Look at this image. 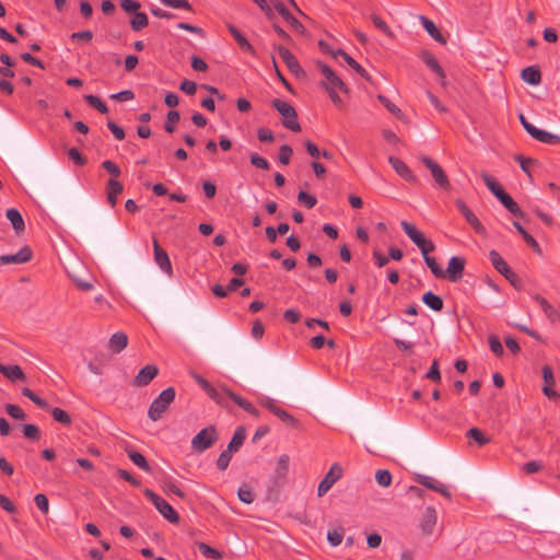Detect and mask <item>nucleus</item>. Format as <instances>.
Returning <instances> with one entry per match:
<instances>
[{"instance_id":"nucleus-1","label":"nucleus","mask_w":560,"mask_h":560,"mask_svg":"<svg viewBox=\"0 0 560 560\" xmlns=\"http://www.w3.org/2000/svg\"><path fill=\"white\" fill-rule=\"evenodd\" d=\"M314 65L323 75V80L320 83L322 86L327 91L331 102L334 104L341 103V100L338 95V91L345 93L348 92V89L343 81L334 72V70L329 66H327L323 61L316 60Z\"/></svg>"},{"instance_id":"nucleus-2","label":"nucleus","mask_w":560,"mask_h":560,"mask_svg":"<svg viewBox=\"0 0 560 560\" xmlns=\"http://www.w3.org/2000/svg\"><path fill=\"white\" fill-rule=\"evenodd\" d=\"M176 392L174 387H167L164 389L150 405L148 410V417L152 421H158L162 418V415L168 409L171 404L174 401Z\"/></svg>"},{"instance_id":"nucleus-3","label":"nucleus","mask_w":560,"mask_h":560,"mask_svg":"<svg viewBox=\"0 0 560 560\" xmlns=\"http://www.w3.org/2000/svg\"><path fill=\"white\" fill-rule=\"evenodd\" d=\"M400 226L407 236L415 243L421 250L423 259L429 256L430 253L434 252L435 245L432 241L427 240L424 235L412 224L407 221H401Z\"/></svg>"},{"instance_id":"nucleus-4","label":"nucleus","mask_w":560,"mask_h":560,"mask_svg":"<svg viewBox=\"0 0 560 560\" xmlns=\"http://www.w3.org/2000/svg\"><path fill=\"white\" fill-rule=\"evenodd\" d=\"M272 106L279 112L282 116V125L294 132L301 130V126L298 120V114L295 108L285 101L275 98L272 101Z\"/></svg>"},{"instance_id":"nucleus-5","label":"nucleus","mask_w":560,"mask_h":560,"mask_svg":"<svg viewBox=\"0 0 560 560\" xmlns=\"http://www.w3.org/2000/svg\"><path fill=\"white\" fill-rule=\"evenodd\" d=\"M219 440V434L214 425H209L199 431L191 440V448L197 453H202L210 448Z\"/></svg>"},{"instance_id":"nucleus-6","label":"nucleus","mask_w":560,"mask_h":560,"mask_svg":"<svg viewBox=\"0 0 560 560\" xmlns=\"http://www.w3.org/2000/svg\"><path fill=\"white\" fill-rule=\"evenodd\" d=\"M144 495L153 503L155 509L172 524L179 522L178 513L164 499L150 489L144 490Z\"/></svg>"},{"instance_id":"nucleus-7","label":"nucleus","mask_w":560,"mask_h":560,"mask_svg":"<svg viewBox=\"0 0 560 560\" xmlns=\"http://www.w3.org/2000/svg\"><path fill=\"white\" fill-rule=\"evenodd\" d=\"M419 160L424 164V166L431 172V175L436 183V185L445 190L451 188V184L447 175L444 170L431 158L421 155Z\"/></svg>"},{"instance_id":"nucleus-8","label":"nucleus","mask_w":560,"mask_h":560,"mask_svg":"<svg viewBox=\"0 0 560 560\" xmlns=\"http://www.w3.org/2000/svg\"><path fill=\"white\" fill-rule=\"evenodd\" d=\"M490 261L494 269L500 272L504 278L514 287L517 288L518 277L517 275L509 267L506 261L500 256L497 250H491L489 253Z\"/></svg>"},{"instance_id":"nucleus-9","label":"nucleus","mask_w":560,"mask_h":560,"mask_svg":"<svg viewBox=\"0 0 560 560\" xmlns=\"http://www.w3.org/2000/svg\"><path fill=\"white\" fill-rule=\"evenodd\" d=\"M270 3L271 11L275 10L283 19V21L290 26L291 32H304L303 25L293 16L289 8L283 2L279 0H270Z\"/></svg>"},{"instance_id":"nucleus-10","label":"nucleus","mask_w":560,"mask_h":560,"mask_svg":"<svg viewBox=\"0 0 560 560\" xmlns=\"http://www.w3.org/2000/svg\"><path fill=\"white\" fill-rule=\"evenodd\" d=\"M342 477V468L339 464L335 463L324 479L319 482L317 488V495L323 497L326 494L331 487Z\"/></svg>"},{"instance_id":"nucleus-11","label":"nucleus","mask_w":560,"mask_h":560,"mask_svg":"<svg viewBox=\"0 0 560 560\" xmlns=\"http://www.w3.org/2000/svg\"><path fill=\"white\" fill-rule=\"evenodd\" d=\"M277 51L279 57L282 59V61L285 63V66L292 73H294L296 77L305 74L298 59L288 48L279 46L277 48Z\"/></svg>"},{"instance_id":"nucleus-12","label":"nucleus","mask_w":560,"mask_h":560,"mask_svg":"<svg viewBox=\"0 0 560 560\" xmlns=\"http://www.w3.org/2000/svg\"><path fill=\"white\" fill-rule=\"evenodd\" d=\"M455 205L463 217L466 219L467 223L477 232L485 233V228L476 217V214L466 206V203L462 199H457Z\"/></svg>"},{"instance_id":"nucleus-13","label":"nucleus","mask_w":560,"mask_h":560,"mask_svg":"<svg viewBox=\"0 0 560 560\" xmlns=\"http://www.w3.org/2000/svg\"><path fill=\"white\" fill-rule=\"evenodd\" d=\"M416 480L419 485H421L430 490H433L435 492H439L447 499H451V497H452L450 490L443 483H441L433 477L425 476V475H417Z\"/></svg>"},{"instance_id":"nucleus-14","label":"nucleus","mask_w":560,"mask_h":560,"mask_svg":"<svg viewBox=\"0 0 560 560\" xmlns=\"http://www.w3.org/2000/svg\"><path fill=\"white\" fill-rule=\"evenodd\" d=\"M33 252L28 246L22 247L16 254L0 256V265H20L32 259Z\"/></svg>"},{"instance_id":"nucleus-15","label":"nucleus","mask_w":560,"mask_h":560,"mask_svg":"<svg viewBox=\"0 0 560 560\" xmlns=\"http://www.w3.org/2000/svg\"><path fill=\"white\" fill-rule=\"evenodd\" d=\"M154 260L156 265L168 276H172L173 269L167 253L160 246L156 238L153 240Z\"/></svg>"},{"instance_id":"nucleus-16","label":"nucleus","mask_w":560,"mask_h":560,"mask_svg":"<svg viewBox=\"0 0 560 560\" xmlns=\"http://www.w3.org/2000/svg\"><path fill=\"white\" fill-rule=\"evenodd\" d=\"M465 268V259L463 257L454 256L448 260L447 269L445 271L448 280L456 282L463 278Z\"/></svg>"},{"instance_id":"nucleus-17","label":"nucleus","mask_w":560,"mask_h":560,"mask_svg":"<svg viewBox=\"0 0 560 560\" xmlns=\"http://www.w3.org/2000/svg\"><path fill=\"white\" fill-rule=\"evenodd\" d=\"M388 162L392 164L393 168L396 171V173L402 177L406 182L416 184L418 183L417 176L412 173V171L409 168V166L398 158L389 156Z\"/></svg>"},{"instance_id":"nucleus-18","label":"nucleus","mask_w":560,"mask_h":560,"mask_svg":"<svg viewBox=\"0 0 560 560\" xmlns=\"http://www.w3.org/2000/svg\"><path fill=\"white\" fill-rule=\"evenodd\" d=\"M159 374V369L155 364H148L142 368L133 378V385L143 387L150 384V382Z\"/></svg>"},{"instance_id":"nucleus-19","label":"nucleus","mask_w":560,"mask_h":560,"mask_svg":"<svg viewBox=\"0 0 560 560\" xmlns=\"http://www.w3.org/2000/svg\"><path fill=\"white\" fill-rule=\"evenodd\" d=\"M438 514L434 508L428 506L421 517L420 528L423 535H431L436 525Z\"/></svg>"},{"instance_id":"nucleus-20","label":"nucleus","mask_w":560,"mask_h":560,"mask_svg":"<svg viewBox=\"0 0 560 560\" xmlns=\"http://www.w3.org/2000/svg\"><path fill=\"white\" fill-rule=\"evenodd\" d=\"M289 465H290V457L287 454H282L279 456L277 460V466L275 469V483L279 485L282 483L288 475L289 471Z\"/></svg>"},{"instance_id":"nucleus-21","label":"nucleus","mask_w":560,"mask_h":560,"mask_svg":"<svg viewBox=\"0 0 560 560\" xmlns=\"http://www.w3.org/2000/svg\"><path fill=\"white\" fill-rule=\"evenodd\" d=\"M128 345V336L122 332L118 331L112 335L108 341V348L113 353H119L121 352Z\"/></svg>"},{"instance_id":"nucleus-22","label":"nucleus","mask_w":560,"mask_h":560,"mask_svg":"<svg viewBox=\"0 0 560 560\" xmlns=\"http://www.w3.org/2000/svg\"><path fill=\"white\" fill-rule=\"evenodd\" d=\"M124 187L121 183H119L115 178H110L106 184V194H107V201L110 205V207H115L117 203L118 195L121 194Z\"/></svg>"},{"instance_id":"nucleus-23","label":"nucleus","mask_w":560,"mask_h":560,"mask_svg":"<svg viewBox=\"0 0 560 560\" xmlns=\"http://www.w3.org/2000/svg\"><path fill=\"white\" fill-rule=\"evenodd\" d=\"M422 61L441 79H445V72L436 58L428 50H422L420 54Z\"/></svg>"},{"instance_id":"nucleus-24","label":"nucleus","mask_w":560,"mask_h":560,"mask_svg":"<svg viewBox=\"0 0 560 560\" xmlns=\"http://www.w3.org/2000/svg\"><path fill=\"white\" fill-rule=\"evenodd\" d=\"M16 234H21L25 230L24 220L18 209L11 208L5 213Z\"/></svg>"},{"instance_id":"nucleus-25","label":"nucleus","mask_w":560,"mask_h":560,"mask_svg":"<svg viewBox=\"0 0 560 560\" xmlns=\"http://www.w3.org/2000/svg\"><path fill=\"white\" fill-rule=\"evenodd\" d=\"M0 373L11 381L25 380V374L19 365H3L0 363Z\"/></svg>"},{"instance_id":"nucleus-26","label":"nucleus","mask_w":560,"mask_h":560,"mask_svg":"<svg viewBox=\"0 0 560 560\" xmlns=\"http://www.w3.org/2000/svg\"><path fill=\"white\" fill-rule=\"evenodd\" d=\"M522 79L530 85H538L541 82V73L536 67H527L522 70Z\"/></svg>"},{"instance_id":"nucleus-27","label":"nucleus","mask_w":560,"mask_h":560,"mask_svg":"<svg viewBox=\"0 0 560 560\" xmlns=\"http://www.w3.org/2000/svg\"><path fill=\"white\" fill-rule=\"evenodd\" d=\"M534 132L535 133H534L533 138L541 143L560 144V136L559 135H555V133H551L549 131L538 129V128Z\"/></svg>"},{"instance_id":"nucleus-28","label":"nucleus","mask_w":560,"mask_h":560,"mask_svg":"<svg viewBox=\"0 0 560 560\" xmlns=\"http://www.w3.org/2000/svg\"><path fill=\"white\" fill-rule=\"evenodd\" d=\"M422 302L434 312H440L443 308V300L431 291L422 295Z\"/></svg>"},{"instance_id":"nucleus-29","label":"nucleus","mask_w":560,"mask_h":560,"mask_svg":"<svg viewBox=\"0 0 560 560\" xmlns=\"http://www.w3.org/2000/svg\"><path fill=\"white\" fill-rule=\"evenodd\" d=\"M498 199L512 214L521 218L523 217V212L518 207L517 202L506 191L501 194V196Z\"/></svg>"},{"instance_id":"nucleus-30","label":"nucleus","mask_w":560,"mask_h":560,"mask_svg":"<svg viewBox=\"0 0 560 560\" xmlns=\"http://www.w3.org/2000/svg\"><path fill=\"white\" fill-rule=\"evenodd\" d=\"M224 389H228V388L226 387L215 388V387L211 386L206 393L218 405L226 408L228 407L226 398H229V396L226 395Z\"/></svg>"},{"instance_id":"nucleus-31","label":"nucleus","mask_w":560,"mask_h":560,"mask_svg":"<svg viewBox=\"0 0 560 560\" xmlns=\"http://www.w3.org/2000/svg\"><path fill=\"white\" fill-rule=\"evenodd\" d=\"M485 185L489 188V190L497 197L499 198L501 196V194H503L505 190L499 185V183L497 182V179L494 177H492L491 175H489L488 173L486 172H481L480 174Z\"/></svg>"},{"instance_id":"nucleus-32","label":"nucleus","mask_w":560,"mask_h":560,"mask_svg":"<svg viewBox=\"0 0 560 560\" xmlns=\"http://www.w3.org/2000/svg\"><path fill=\"white\" fill-rule=\"evenodd\" d=\"M245 438H246L245 429L243 427L237 428L236 431L234 432V435H233L232 440L230 441L226 450H229L233 453L237 452L238 448L243 445Z\"/></svg>"},{"instance_id":"nucleus-33","label":"nucleus","mask_w":560,"mask_h":560,"mask_svg":"<svg viewBox=\"0 0 560 560\" xmlns=\"http://www.w3.org/2000/svg\"><path fill=\"white\" fill-rule=\"evenodd\" d=\"M513 226L522 235V237L524 238V241L526 242L527 245H529L538 254L541 253L537 241L517 221L513 222Z\"/></svg>"},{"instance_id":"nucleus-34","label":"nucleus","mask_w":560,"mask_h":560,"mask_svg":"<svg viewBox=\"0 0 560 560\" xmlns=\"http://www.w3.org/2000/svg\"><path fill=\"white\" fill-rule=\"evenodd\" d=\"M331 56L336 59L339 56L342 57V59L358 73L363 75L365 73V70L347 52H345L342 49H337L336 51H331Z\"/></svg>"},{"instance_id":"nucleus-35","label":"nucleus","mask_w":560,"mask_h":560,"mask_svg":"<svg viewBox=\"0 0 560 560\" xmlns=\"http://www.w3.org/2000/svg\"><path fill=\"white\" fill-rule=\"evenodd\" d=\"M131 15L130 25L133 32H140L148 25V16L145 13L137 11Z\"/></svg>"},{"instance_id":"nucleus-36","label":"nucleus","mask_w":560,"mask_h":560,"mask_svg":"<svg viewBox=\"0 0 560 560\" xmlns=\"http://www.w3.org/2000/svg\"><path fill=\"white\" fill-rule=\"evenodd\" d=\"M127 454L129 459L139 468L143 469L144 471L151 470L150 465L148 464L145 457L142 454L133 450H127Z\"/></svg>"},{"instance_id":"nucleus-37","label":"nucleus","mask_w":560,"mask_h":560,"mask_svg":"<svg viewBox=\"0 0 560 560\" xmlns=\"http://www.w3.org/2000/svg\"><path fill=\"white\" fill-rule=\"evenodd\" d=\"M424 262L429 267L434 277L446 278L445 271L442 269V267L439 265L434 257L425 256Z\"/></svg>"},{"instance_id":"nucleus-38","label":"nucleus","mask_w":560,"mask_h":560,"mask_svg":"<svg viewBox=\"0 0 560 560\" xmlns=\"http://www.w3.org/2000/svg\"><path fill=\"white\" fill-rule=\"evenodd\" d=\"M467 438L475 441L479 446H483L490 442V439L485 436L483 432L478 428H470L467 431Z\"/></svg>"},{"instance_id":"nucleus-39","label":"nucleus","mask_w":560,"mask_h":560,"mask_svg":"<svg viewBox=\"0 0 560 560\" xmlns=\"http://www.w3.org/2000/svg\"><path fill=\"white\" fill-rule=\"evenodd\" d=\"M84 100L88 102V104L90 106H92L100 113H102V114L108 113V108H107L106 104L98 96L93 95V94H88L84 96Z\"/></svg>"},{"instance_id":"nucleus-40","label":"nucleus","mask_w":560,"mask_h":560,"mask_svg":"<svg viewBox=\"0 0 560 560\" xmlns=\"http://www.w3.org/2000/svg\"><path fill=\"white\" fill-rule=\"evenodd\" d=\"M51 416H52L54 420H56L57 422H60L63 425H70L72 422L70 415L67 411H65L63 409L58 408V407H55L51 409Z\"/></svg>"},{"instance_id":"nucleus-41","label":"nucleus","mask_w":560,"mask_h":560,"mask_svg":"<svg viewBox=\"0 0 560 560\" xmlns=\"http://www.w3.org/2000/svg\"><path fill=\"white\" fill-rule=\"evenodd\" d=\"M198 549L201 552V555L205 556L206 558L215 559V560L222 558V553L219 550L210 547L206 542H199Z\"/></svg>"},{"instance_id":"nucleus-42","label":"nucleus","mask_w":560,"mask_h":560,"mask_svg":"<svg viewBox=\"0 0 560 560\" xmlns=\"http://www.w3.org/2000/svg\"><path fill=\"white\" fill-rule=\"evenodd\" d=\"M180 119V115L177 110H170L166 116L165 130L170 133L175 131V124Z\"/></svg>"},{"instance_id":"nucleus-43","label":"nucleus","mask_w":560,"mask_h":560,"mask_svg":"<svg viewBox=\"0 0 560 560\" xmlns=\"http://www.w3.org/2000/svg\"><path fill=\"white\" fill-rule=\"evenodd\" d=\"M387 112L393 114L402 125L409 126V120L399 107L387 101Z\"/></svg>"},{"instance_id":"nucleus-44","label":"nucleus","mask_w":560,"mask_h":560,"mask_svg":"<svg viewBox=\"0 0 560 560\" xmlns=\"http://www.w3.org/2000/svg\"><path fill=\"white\" fill-rule=\"evenodd\" d=\"M292 148L289 144H282L279 149L278 160L282 165H288L292 156Z\"/></svg>"},{"instance_id":"nucleus-45","label":"nucleus","mask_w":560,"mask_h":560,"mask_svg":"<svg viewBox=\"0 0 560 560\" xmlns=\"http://www.w3.org/2000/svg\"><path fill=\"white\" fill-rule=\"evenodd\" d=\"M224 390L230 399H232L237 406L243 408L245 411H248V409L253 405L252 402H249L248 400L244 399L243 397H241L240 395L235 394L234 392H232L230 389H224Z\"/></svg>"},{"instance_id":"nucleus-46","label":"nucleus","mask_w":560,"mask_h":560,"mask_svg":"<svg viewBox=\"0 0 560 560\" xmlns=\"http://www.w3.org/2000/svg\"><path fill=\"white\" fill-rule=\"evenodd\" d=\"M5 411L10 417L16 420H24L26 418V413L24 412V410L21 407L13 404H8L5 406Z\"/></svg>"},{"instance_id":"nucleus-47","label":"nucleus","mask_w":560,"mask_h":560,"mask_svg":"<svg viewBox=\"0 0 560 560\" xmlns=\"http://www.w3.org/2000/svg\"><path fill=\"white\" fill-rule=\"evenodd\" d=\"M298 201L300 203L304 205L308 209L314 208L317 203V199L314 196H312L303 190L299 192Z\"/></svg>"},{"instance_id":"nucleus-48","label":"nucleus","mask_w":560,"mask_h":560,"mask_svg":"<svg viewBox=\"0 0 560 560\" xmlns=\"http://www.w3.org/2000/svg\"><path fill=\"white\" fill-rule=\"evenodd\" d=\"M23 433L25 438L33 441H38L40 439V431L35 424H24Z\"/></svg>"},{"instance_id":"nucleus-49","label":"nucleus","mask_w":560,"mask_h":560,"mask_svg":"<svg viewBox=\"0 0 560 560\" xmlns=\"http://www.w3.org/2000/svg\"><path fill=\"white\" fill-rule=\"evenodd\" d=\"M418 19L429 35H441L433 21L429 20L424 15H418Z\"/></svg>"},{"instance_id":"nucleus-50","label":"nucleus","mask_w":560,"mask_h":560,"mask_svg":"<svg viewBox=\"0 0 560 560\" xmlns=\"http://www.w3.org/2000/svg\"><path fill=\"white\" fill-rule=\"evenodd\" d=\"M273 415L277 416L283 422L291 424L292 427H298L299 424L298 420L293 416H291L289 412H287L284 409L280 407H278V409L275 410Z\"/></svg>"},{"instance_id":"nucleus-51","label":"nucleus","mask_w":560,"mask_h":560,"mask_svg":"<svg viewBox=\"0 0 560 560\" xmlns=\"http://www.w3.org/2000/svg\"><path fill=\"white\" fill-rule=\"evenodd\" d=\"M237 495L238 499L246 504H250L255 499L252 489L247 486L241 487L237 491Z\"/></svg>"},{"instance_id":"nucleus-52","label":"nucleus","mask_w":560,"mask_h":560,"mask_svg":"<svg viewBox=\"0 0 560 560\" xmlns=\"http://www.w3.org/2000/svg\"><path fill=\"white\" fill-rule=\"evenodd\" d=\"M250 164L257 168L268 171L270 168L269 162L257 153L250 154Z\"/></svg>"},{"instance_id":"nucleus-53","label":"nucleus","mask_w":560,"mask_h":560,"mask_svg":"<svg viewBox=\"0 0 560 560\" xmlns=\"http://www.w3.org/2000/svg\"><path fill=\"white\" fill-rule=\"evenodd\" d=\"M233 452L224 450L218 457L217 466L220 470H225L231 462Z\"/></svg>"},{"instance_id":"nucleus-54","label":"nucleus","mask_w":560,"mask_h":560,"mask_svg":"<svg viewBox=\"0 0 560 560\" xmlns=\"http://www.w3.org/2000/svg\"><path fill=\"white\" fill-rule=\"evenodd\" d=\"M120 7L125 12L132 14L140 9L141 4L137 0H120Z\"/></svg>"},{"instance_id":"nucleus-55","label":"nucleus","mask_w":560,"mask_h":560,"mask_svg":"<svg viewBox=\"0 0 560 560\" xmlns=\"http://www.w3.org/2000/svg\"><path fill=\"white\" fill-rule=\"evenodd\" d=\"M489 347H490V350L497 357L503 355L504 350H503V347H502V343H501L500 339L497 336H490L489 337Z\"/></svg>"},{"instance_id":"nucleus-56","label":"nucleus","mask_w":560,"mask_h":560,"mask_svg":"<svg viewBox=\"0 0 560 560\" xmlns=\"http://www.w3.org/2000/svg\"><path fill=\"white\" fill-rule=\"evenodd\" d=\"M36 506L44 513L47 514L49 510V502L45 494L38 493L34 497Z\"/></svg>"},{"instance_id":"nucleus-57","label":"nucleus","mask_w":560,"mask_h":560,"mask_svg":"<svg viewBox=\"0 0 560 560\" xmlns=\"http://www.w3.org/2000/svg\"><path fill=\"white\" fill-rule=\"evenodd\" d=\"M68 156L71 161H73L77 165H84L86 163V159L80 153L77 148H71L68 150Z\"/></svg>"},{"instance_id":"nucleus-58","label":"nucleus","mask_w":560,"mask_h":560,"mask_svg":"<svg viewBox=\"0 0 560 560\" xmlns=\"http://www.w3.org/2000/svg\"><path fill=\"white\" fill-rule=\"evenodd\" d=\"M102 167L107 171L113 177H119L121 174L120 168L116 163L110 160H106L102 163Z\"/></svg>"},{"instance_id":"nucleus-59","label":"nucleus","mask_w":560,"mask_h":560,"mask_svg":"<svg viewBox=\"0 0 560 560\" xmlns=\"http://www.w3.org/2000/svg\"><path fill=\"white\" fill-rule=\"evenodd\" d=\"M257 138L260 142L271 143L275 140L273 132L268 128H259L257 130Z\"/></svg>"},{"instance_id":"nucleus-60","label":"nucleus","mask_w":560,"mask_h":560,"mask_svg":"<svg viewBox=\"0 0 560 560\" xmlns=\"http://www.w3.org/2000/svg\"><path fill=\"white\" fill-rule=\"evenodd\" d=\"M425 377L431 380V381H433V382H440L441 374H440V370H439L438 360H433L432 365L429 369Z\"/></svg>"},{"instance_id":"nucleus-61","label":"nucleus","mask_w":560,"mask_h":560,"mask_svg":"<svg viewBox=\"0 0 560 560\" xmlns=\"http://www.w3.org/2000/svg\"><path fill=\"white\" fill-rule=\"evenodd\" d=\"M542 468V464L539 460L527 462L523 466V471L527 475L538 472Z\"/></svg>"},{"instance_id":"nucleus-62","label":"nucleus","mask_w":560,"mask_h":560,"mask_svg":"<svg viewBox=\"0 0 560 560\" xmlns=\"http://www.w3.org/2000/svg\"><path fill=\"white\" fill-rule=\"evenodd\" d=\"M515 160L520 163V166L523 170V172L530 176L529 167L530 165L535 164L536 161L529 158H523L522 155H516Z\"/></svg>"},{"instance_id":"nucleus-63","label":"nucleus","mask_w":560,"mask_h":560,"mask_svg":"<svg viewBox=\"0 0 560 560\" xmlns=\"http://www.w3.org/2000/svg\"><path fill=\"white\" fill-rule=\"evenodd\" d=\"M107 127L117 140L121 141L125 139L124 129L121 127H119L118 125H116L114 121H108Z\"/></svg>"},{"instance_id":"nucleus-64","label":"nucleus","mask_w":560,"mask_h":560,"mask_svg":"<svg viewBox=\"0 0 560 560\" xmlns=\"http://www.w3.org/2000/svg\"><path fill=\"white\" fill-rule=\"evenodd\" d=\"M0 506L9 513L16 512V508L13 504V502L8 497H5L4 494H1V493H0Z\"/></svg>"}]
</instances>
